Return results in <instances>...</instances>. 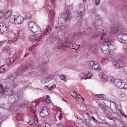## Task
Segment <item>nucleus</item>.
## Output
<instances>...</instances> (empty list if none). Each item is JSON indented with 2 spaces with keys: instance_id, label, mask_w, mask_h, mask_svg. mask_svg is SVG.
Instances as JSON below:
<instances>
[{
  "instance_id": "9d476101",
  "label": "nucleus",
  "mask_w": 127,
  "mask_h": 127,
  "mask_svg": "<svg viewBox=\"0 0 127 127\" xmlns=\"http://www.w3.org/2000/svg\"><path fill=\"white\" fill-rule=\"evenodd\" d=\"M9 29L7 28L6 25L2 23H0V33H6L9 31Z\"/></svg>"
},
{
  "instance_id": "f3484780",
  "label": "nucleus",
  "mask_w": 127,
  "mask_h": 127,
  "mask_svg": "<svg viewBox=\"0 0 127 127\" xmlns=\"http://www.w3.org/2000/svg\"><path fill=\"white\" fill-rule=\"evenodd\" d=\"M8 88L4 87L2 91H0V96L4 97L5 95H8Z\"/></svg>"
},
{
  "instance_id": "e2e57ef3",
  "label": "nucleus",
  "mask_w": 127,
  "mask_h": 127,
  "mask_svg": "<svg viewBox=\"0 0 127 127\" xmlns=\"http://www.w3.org/2000/svg\"><path fill=\"white\" fill-rule=\"evenodd\" d=\"M76 58L75 57H73V58H72V61H73V62H74V63H75V62L76 61V60L74 61V60H76Z\"/></svg>"
},
{
  "instance_id": "c85d7f7f",
  "label": "nucleus",
  "mask_w": 127,
  "mask_h": 127,
  "mask_svg": "<svg viewBox=\"0 0 127 127\" xmlns=\"http://www.w3.org/2000/svg\"><path fill=\"white\" fill-rule=\"evenodd\" d=\"M36 24L34 22L31 21L30 22L29 24V27L31 30V29L33 27V26Z\"/></svg>"
},
{
  "instance_id": "774afa93",
  "label": "nucleus",
  "mask_w": 127,
  "mask_h": 127,
  "mask_svg": "<svg viewBox=\"0 0 127 127\" xmlns=\"http://www.w3.org/2000/svg\"><path fill=\"white\" fill-rule=\"evenodd\" d=\"M39 102L38 101H35V105H37L39 104Z\"/></svg>"
},
{
  "instance_id": "37998d69",
  "label": "nucleus",
  "mask_w": 127,
  "mask_h": 127,
  "mask_svg": "<svg viewBox=\"0 0 127 127\" xmlns=\"http://www.w3.org/2000/svg\"><path fill=\"white\" fill-rule=\"evenodd\" d=\"M17 41V39L16 38L14 37L12 38V39H11V43L14 42L15 43V42Z\"/></svg>"
},
{
  "instance_id": "f8f14e48",
  "label": "nucleus",
  "mask_w": 127,
  "mask_h": 127,
  "mask_svg": "<svg viewBox=\"0 0 127 127\" xmlns=\"http://www.w3.org/2000/svg\"><path fill=\"white\" fill-rule=\"evenodd\" d=\"M124 64V62L121 60L114 61L113 62V65L117 68H121L123 66Z\"/></svg>"
},
{
  "instance_id": "b1692460",
  "label": "nucleus",
  "mask_w": 127,
  "mask_h": 127,
  "mask_svg": "<svg viewBox=\"0 0 127 127\" xmlns=\"http://www.w3.org/2000/svg\"><path fill=\"white\" fill-rule=\"evenodd\" d=\"M4 15L5 17L6 18H8L9 20L11 16L12 15H11V12L10 11H7L6 12L4 13Z\"/></svg>"
},
{
  "instance_id": "603ef678",
  "label": "nucleus",
  "mask_w": 127,
  "mask_h": 127,
  "mask_svg": "<svg viewBox=\"0 0 127 127\" xmlns=\"http://www.w3.org/2000/svg\"><path fill=\"white\" fill-rule=\"evenodd\" d=\"M31 112V113H34L35 112V110L34 109V108L32 107H31L30 109Z\"/></svg>"
},
{
  "instance_id": "a19ab883",
  "label": "nucleus",
  "mask_w": 127,
  "mask_h": 127,
  "mask_svg": "<svg viewBox=\"0 0 127 127\" xmlns=\"http://www.w3.org/2000/svg\"><path fill=\"white\" fill-rule=\"evenodd\" d=\"M100 0H95V4L97 5L98 6L99 4Z\"/></svg>"
},
{
  "instance_id": "0eeeda50",
  "label": "nucleus",
  "mask_w": 127,
  "mask_h": 127,
  "mask_svg": "<svg viewBox=\"0 0 127 127\" xmlns=\"http://www.w3.org/2000/svg\"><path fill=\"white\" fill-rule=\"evenodd\" d=\"M90 65L94 70L99 71L100 70V66L98 63L96 62H91L90 63Z\"/></svg>"
},
{
  "instance_id": "79ce46f5",
  "label": "nucleus",
  "mask_w": 127,
  "mask_h": 127,
  "mask_svg": "<svg viewBox=\"0 0 127 127\" xmlns=\"http://www.w3.org/2000/svg\"><path fill=\"white\" fill-rule=\"evenodd\" d=\"M45 104L46 105L49 104L50 102L49 100L47 98L45 99Z\"/></svg>"
},
{
  "instance_id": "c03bdc74",
  "label": "nucleus",
  "mask_w": 127,
  "mask_h": 127,
  "mask_svg": "<svg viewBox=\"0 0 127 127\" xmlns=\"http://www.w3.org/2000/svg\"><path fill=\"white\" fill-rule=\"evenodd\" d=\"M124 85H123V88L124 89H127V82L124 83Z\"/></svg>"
},
{
  "instance_id": "2eb2a0df",
  "label": "nucleus",
  "mask_w": 127,
  "mask_h": 127,
  "mask_svg": "<svg viewBox=\"0 0 127 127\" xmlns=\"http://www.w3.org/2000/svg\"><path fill=\"white\" fill-rule=\"evenodd\" d=\"M45 7L47 10L48 12L49 13V15L50 16V17L53 19L54 18V15L53 10L52 9L51 7L49 5L45 6Z\"/></svg>"
},
{
  "instance_id": "72a5a7b5",
  "label": "nucleus",
  "mask_w": 127,
  "mask_h": 127,
  "mask_svg": "<svg viewBox=\"0 0 127 127\" xmlns=\"http://www.w3.org/2000/svg\"><path fill=\"white\" fill-rule=\"evenodd\" d=\"M31 16V15L29 12H27L26 14L25 18L27 19H29L30 18Z\"/></svg>"
},
{
  "instance_id": "ea45409f",
  "label": "nucleus",
  "mask_w": 127,
  "mask_h": 127,
  "mask_svg": "<svg viewBox=\"0 0 127 127\" xmlns=\"http://www.w3.org/2000/svg\"><path fill=\"white\" fill-rule=\"evenodd\" d=\"M4 65L0 67V73H2L5 70V68L3 67Z\"/></svg>"
},
{
  "instance_id": "393cba45",
  "label": "nucleus",
  "mask_w": 127,
  "mask_h": 127,
  "mask_svg": "<svg viewBox=\"0 0 127 127\" xmlns=\"http://www.w3.org/2000/svg\"><path fill=\"white\" fill-rule=\"evenodd\" d=\"M65 27L64 26H63V24H61L58 25V26L57 27H56V28H57L58 30L59 31H62L63 30H64L65 28Z\"/></svg>"
},
{
  "instance_id": "4be33fe9",
  "label": "nucleus",
  "mask_w": 127,
  "mask_h": 127,
  "mask_svg": "<svg viewBox=\"0 0 127 127\" xmlns=\"http://www.w3.org/2000/svg\"><path fill=\"white\" fill-rule=\"evenodd\" d=\"M50 28L49 26L46 27V28L43 32V34L45 35H47L49 34L50 32H51Z\"/></svg>"
},
{
  "instance_id": "052dcab7",
  "label": "nucleus",
  "mask_w": 127,
  "mask_h": 127,
  "mask_svg": "<svg viewBox=\"0 0 127 127\" xmlns=\"http://www.w3.org/2000/svg\"><path fill=\"white\" fill-rule=\"evenodd\" d=\"M122 22H118L117 23H115V24L117 25H120L121 24V23Z\"/></svg>"
},
{
  "instance_id": "412c9836",
  "label": "nucleus",
  "mask_w": 127,
  "mask_h": 127,
  "mask_svg": "<svg viewBox=\"0 0 127 127\" xmlns=\"http://www.w3.org/2000/svg\"><path fill=\"white\" fill-rule=\"evenodd\" d=\"M23 67L25 68V69H24L25 70H24V72L25 70H27L28 69L31 70L33 68V66L32 64H29L28 65L26 66H20L19 67Z\"/></svg>"
},
{
  "instance_id": "49530a36",
  "label": "nucleus",
  "mask_w": 127,
  "mask_h": 127,
  "mask_svg": "<svg viewBox=\"0 0 127 127\" xmlns=\"http://www.w3.org/2000/svg\"><path fill=\"white\" fill-rule=\"evenodd\" d=\"M127 70V66H124L123 68V71L124 73H126V71Z\"/></svg>"
},
{
  "instance_id": "58836bf2",
  "label": "nucleus",
  "mask_w": 127,
  "mask_h": 127,
  "mask_svg": "<svg viewBox=\"0 0 127 127\" xmlns=\"http://www.w3.org/2000/svg\"><path fill=\"white\" fill-rule=\"evenodd\" d=\"M60 78L61 80L65 81L66 80V77L64 75H61L60 76Z\"/></svg>"
},
{
  "instance_id": "2f4dec72",
  "label": "nucleus",
  "mask_w": 127,
  "mask_h": 127,
  "mask_svg": "<svg viewBox=\"0 0 127 127\" xmlns=\"http://www.w3.org/2000/svg\"><path fill=\"white\" fill-rule=\"evenodd\" d=\"M95 97L96 98H104L105 97V95L103 94H99L95 95Z\"/></svg>"
},
{
  "instance_id": "f704fd0d",
  "label": "nucleus",
  "mask_w": 127,
  "mask_h": 127,
  "mask_svg": "<svg viewBox=\"0 0 127 127\" xmlns=\"http://www.w3.org/2000/svg\"><path fill=\"white\" fill-rule=\"evenodd\" d=\"M80 77L82 80L83 79H86L87 78H86V76L85 74L83 73H81L80 74Z\"/></svg>"
},
{
  "instance_id": "7ed1b4c3",
  "label": "nucleus",
  "mask_w": 127,
  "mask_h": 127,
  "mask_svg": "<svg viewBox=\"0 0 127 127\" xmlns=\"http://www.w3.org/2000/svg\"><path fill=\"white\" fill-rule=\"evenodd\" d=\"M24 20V18L23 16L21 15H12L9 19V21L12 24L18 25L22 23Z\"/></svg>"
},
{
  "instance_id": "bb28decb",
  "label": "nucleus",
  "mask_w": 127,
  "mask_h": 127,
  "mask_svg": "<svg viewBox=\"0 0 127 127\" xmlns=\"http://www.w3.org/2000/svg\"><path fill=\"white\" fill-rule=\"evenodd\" d=\"M28 123L30 125L34 127L36 125V124L33 119H31L29 121Z\"/></svg>"
},
{
  "instance_id": "6ab92c4d",
  "label": "nucleus",
  "mask_w": 127,
  "mask_h": 127,
  "mask_svg": "<svg viewBox=\"0 0 127 127\" xmlns=\"http://www.w3.org/2000/svg\"><path fill=\"white\" fill-rule=\"evenodd\" d=\"M110 30L111 33L113 34H115L116 33H118V32H120V30L119 29H118L113 26H111Z\"/></svg>"
},
{
  "instance_id": "864d4df0",
  "label": "nucleus",
  "mask_w": 127,
  "mask_h": 127,
  "mask_svg": "<svg viewBox=\"0 0 127 127\" xmlns=\"http://www.w3.org/2000/svg\"><path fill=\"white\" fill-rule=\"evenodd\" d=\"M44 127H51V125L48 123H46Z\"/></svg>"
},
{
  "instance_id": "3c124183",
  "label": "nucleus",
  "mask_w": 127,
  "mask_h": 127,
  "mask_svg": "<svg viewBox=\"0 0 127 127\" xmlns=\"http://www.w3.org/2000/svg\"><path fill=\"white\" fill-rule=\"evenodd\" d=\"M4 50L6 51H8L9 50V48L8 46H6L4 47Z\"/></svg>"
},
{
  "instance_id": "6e6d98bb",
  "label": "nucleus",
  "mask_w": 127,
  "mask_h": 127,
  "mask_svg": "<svg viewBox=\"0 0 127 127\" xmlns=\"http://www.w3.org/2000/svg\"><path fill=\"white\" fill-rule=\"evenodd\" d=\"M13 88H15L18 85V84L16 83H15V82H14V83H13Z\"/></svg>"
},
{
  "instance_id": "338daca9",
  "label": "nucleus",
  "mask_w": 127,
  "mask_h": 127,
  "mask_svg": "<svg viewBox=\"0 0 127 127\" xmlns=\"http://www.w3.org/2000/svg\"><path fill=\"white\" fill-rule=\"evenodd\" d=\"M91 118L92 119H93L94 121H97L96 120V119L93 116H92L91 117Z\"/></svg>"
},
{
  "instance_id": "09e8293b",
  "label": "nucleus",
  "mask_w": 127,
  "mask_h": 127,
  "mask_svg": "<svg viewBox=\"0 0 127 127\" xmlns=\"http://www.w3.org/2000/svg\"><path fill=\"white\" fill-rule=\"evenodd\" d=\"M56 87V85H54L51 86L49 88V89L50 90H52L55 88Z\"/></svg>"
},
{
  "instance_id": "e433bc0d",
  "label": "nucleus",
  "mask_w": 127,
  "mask_h": 127,
  "mask_svg": "<svg viewBox=\"0 0 127 127\" xmlns=\"http://www.w3.org/2000/svg\"><path fill=\"white\" fill-rule=\"evenodd\" d=\"M80 35V33H76L74 34L73 36V37L74 38H79Z\"/></svg>"
},
{
  "instance_id": "5fc2aeb1",
  "label": "nucleus",
  "mask_w": 127,
  "mask_h": 127,
  "mask_svg": "<svg viewBox=\"0 0 127 127\" xmlns=\"http://www.w3.org/2000/svg\"><path fill=\"white\" fill-rule=\"evenodd\" d=\"M57 127H64L63 125L59 123L57 125Z\"/></svg>"
},
{
  "instance_id": "de8ad7c7",
  "label": "nucleus",
  "mask_w": 127,
  "mask_h": 127,
  "mask_svg": "<svg viewBox=\"0 0 127 127\" xmlns=\"http://www.w3.org/2000/svg\"><path fill=\"white\" fill-rule=\"evenodd\" d=\"M91 76V74L90 73H88V74L87 75V76H86V78H90Z\"/></svg>"
},
{
  "instance_id": "5701e85b",
  "label": "nucleus",
  "mask_w": 127,
  "mask_h": 127,
  "mask_svg": "<svg viewBox=\"0 0 127 127\" xmlns=\"http://www.w3.org/2000/svg\"><path fill=\"white\" fill-rule=\"evenodd\" d=\"M100 75H102L101 77V79L102 81L103 82L107 81L108 76H107L103 74L102 73L100 74Z\"/></svg>"
},
{
  "instance_id": "a18cd8bd",
  "label": "nucleus",
  "mask_w": 127,
  "mask_h": 127,
  "mask_svg": "<svg viewBox=\"0 0 127 127\" xmlns=\"http://www.w3.org/2000/svg\"><path fill=\"white\" fill-rule=\"evenodd\" d=\"M4 13H3L1 11H0V18L3 17L4 16Z\"/></svg>"
},
{
  "instance_id": "ddd939ff",
  "label": "nucleus",
  "mask_w": 127,
  "mask_h": 127,
  "mask_svg": "<svg viewBox=\"0 0 127 127\" xmlns=\"http://www.w3.org/2000/svg\"><path fill=\"white\" fill-rule=\"evenodd\" d=\"M56 39L55 42V43H56L57 42H58L57 44V47L58 49H60L61 47L63 46H65L66 47L67 43L65 41L63 42H62L59 39H58L57 38Z\"/></svg>"
},
{
  "instance_id": "f03ea898",
  "label": "nucleus",
  "mask_w": 127,
  "mask_h": 127,
  "mask_svg": "<svg viewBox=\"0 0 127 127\" xmlns=\"http://www.w3.org/2000/svg\"><path fill=\"white\" fill-rule=\"evenodd\" d=\"M25 68L23 67H19L16 73L12 72L8 76L6 82L10 83L14 79L17 77H19L24 72Z\"/></svg>"
},
{
  "instance_id": "c9c22d12",
  "label": "nucleus",
  "mask_w": 127,
  "mask_h": 127,
  "mask_svg": "<svg viewBox=\"0 0 127 127\" xmlns=\"http://www.w3.org/2000/svg\"><path fill=\"white\" fill-rule=\"evenodd\" d=\"M46 77H44L42 78L41 80V81L42 83H44L48 82L47 81Z\"/></svg>"
},
{
  "instance_id": "8fccbe9b",
  "label": "nucleus",
  "mask_w": 127,
  "mask_h": 127,
  "mask_svg": "<svg viewBox=\"0 0 127 127\" xmlns=\"http://www.w3.org/2000/svg\"><path fill=\"white\" fill-rule=\"evenodd\" d=\"M6 62L8 63H11V60H10V58H8L6 59Z\"/></svg>"
},
{
  "instance_id": "cd10ccee",
  "label": "nucleus",
  "mask_w": 127,
  "mask_h": 127,
  "mask_svg": "<svg viewBox=\"0 0 127 127\" xmlns=\"http://www.w3.org/2000/svg\"><path fill=\"white\" fill-rule=\"evenodd\" d=\"M18 36L20 37L21 39H24V33L23 31L20 30V31L18 32Z\"/></svg>"
},
{
  "instance_id": "f257e3e1",
  "label": "nucleus",
  "mask_w": 127,
  "mask_h": 127,
  "mask_svg": "<svg viewBox=\"0 0 127 127\" xmlns=\"http://www.w3.org/2000/svg\"><path fill=\"white\" fill-rule=\"evenodd\" d=\"M102 22L101 20L98 18H95L94 22L93 23L91 27L88 28L87 30V32H83V34L86 35H89L93 38H95L98 36L99 35L101 34V36L100 37L101 40V43L103 44L104 43V39L105 38L107 41L106 43L108 45V47L107 48L110 51L112 50L114 48V46L111 44V38L107 35V32L109 30L107 29H104L103 30L104 32L100 33L98 31V29L99 27L101 25Z\"/></svg>"
},
{
  "instance_id": "c756f323",
  "label": "nucleus",
  "mask_w": 127,
  "mask_h": 127,
  "mask_svg": "<svg viewBox=\"0 0 127 127\" xmlns=\"http://www.w3.org/2000/svg\"><path fill=\"white\" fill-rule=\"evenodd\" d=\"M46 77L47 80H47L48 82L54 79V76L53 75H49Z\"/></svg>"
},
{
  "instance_id": "aec40b11",
  "label": "nucleus",
  "mask_w": 127,
  "mask_h": 127,
  "mask_svg": "<svg viewBox=\"0 0 127 127\" xmlns=\"http://www.w3.org/2000/svg\"><path fill=\"white\" fill-rule=\"evenodd\" d=\"M29 40L30 41H34L35 42L36 41L37 42L39 41V40L36 38V37L34 35H31L29 37Z\"/></svg>"
},
{
  "instance_id": "4d7b16f0",
  "label": "nucleus",
  "mask_w": 127,
  "mask_h": 127,
  "mask_svg": "<svg viewBox=\"0 0 127 127\" xmlns=\"http://www.w3.org/2000/svg\"><path fill=\"white\" fill-rule=\"evenodd\" d=\"M8 43H11V38L10 37H8Z\"/></svg>"
},
{
  "instance_id": "a211bd4d",
  "label": "nucleus",
  "mask_w": 127,
  "mask_h": 127,
  "mask_svg": "<svg viewBox=\"0 0 127 127\" xmlns=\"http://www.w3.org/2000/svg\"><path fill=\"white\" fill-rule=\"evenodd\" d=\"M98 46L96 44H94L90 47V51L91 53H96Z\"/></svg>"
},
{
  "instance_id": "20e7f679",
  "label": "nucleus",
  "mask_w": 127,
  "mask_h": 127,
  "mask_svg": "<svg viewBox=\"0 0 127 127\" xmlns=\"http://www.w3.org/2000/svg\"><path fill=\"white\" fill-rule=\"evenodd\" d=\"M84 6L81 5H80L79 8L77 9V13L78 16L76 17V19L78 20L77 23L78 25H80L81 23V19L84 15Z\"/></svg>"
},
{
  "instance_id": "473e14b6",
  "label": "nucleus",
  "mask_w": 127,
  "mask_h": 127,
  "mask_svg": "<svg viewBox=\"0 0 127 127\" xmlns=\"http://www.w3.org/2000/svg\"><path fill=\"white\" fill-rule=\"evenodd\" d=\"M36 44H35L33 45H32L31 46H30V47H29L28 48V50L32 52L33 54H35L36 53V52H34V50L33 51V47Z\"/></svg>"
},
{
  "instance_id": "0e129e2a",
  "label": "nucleus",
  "mask_w": 127,
  "mask_h": 127,
  "mask_svg": "<svg viewBox=\"0 0 127 127\" xmlns=\"http://www.w3.org/2000/svg\"><path fill=\"white\" fill-rule=\"evenodd\" d=\"M3 88V86L1 84H0V90L2 89Z\"/></svg>"
},
{
  "instance_id": "423d86ee",
  "label": "nucleus",
  "mask_w": 127,
  "mask_h": 127,
  "mask_svg": "<svg viewBox=\"0 0 127 127\" xmlns=\"http://www.w3.org/2000/svg\"><path fill=\"white\" fill-rule=\"evenodd\" d=\"M61 15H62V18L64 19L65 22L69 21L71 19V15L70 14V11L68 9H67L65 13L64 14L59 15V18L60 17V19H61Z\"/></svg>"
},
{
  "instance_id": "69168bd1",
  "label": "nucleus",
  "mask_w": 127,
  "mask_h": 127,
  "mask_svg": "<svg viewBox=\"0 0 127 127\" xmlns=\"http://www.w3.org/2000/svg\"><path fill=\"white\" fill-rule=\"evenodd\" d=\"M13 0H6L7 2L8 3H9L10 2H11Z\"/></svg>"
},
{
  "instance_id": "1a4fd4ad",
  "label": "nucleus",
  "mask_w": 127,
  "mask_h": 127,
  "mask_svg": "<svg viewBox=\"0 0 127 127\" xmlns=\"http://www.w3.org/2000/svg\"><path fill=\"white\" fill-rule=\"evenodd\" d=\"M49 110L46 106H44L42 108V111L40 113V115L42 117L47 116L49 114Z\"/></svg>"
},
{
  "instance_id": "39448f33",
  "label": "nucleus",
  "mask_w": 127,
  "mask_h": 127,
  "mask_svg": "<svg viewBox=\"0 0 127 127\" xmlns=\"http://www.w3.org/2000/svg\"><path fill=\"white\" fill-rule=\"evenodd\" d=\"M23 93L22 92H17L12 95H11L8 98L10 101H18L22 98Z\"/></svg>"
},
{
  "instance_id": "13d9d810",
  "label": "nucleus",
  "mask_w": 127,
  "mask_h": 127,
  "mask_svg": "<svg viewBox=\"0 0 127 127\" xmlns=\"http://www.w3.org/2000/svg\"><path fill=\"white\" fill-rule=\"evenodd\" d=\"M10 60H11V62H14L15 61L14 58L13 57L10 58Z\"/></svg>"
},
{
  "instance_id": "7c9ffc66",
  "label": "nucleus",
  "mask_w": 127,
  "mask_h": 127,
  "mask_svg": "<svg viewBox=\"0 0 127 127\" xmlns=\"http://www.w3.org/2000/svg\"><path fill=\"white\" fill-rule=\"evenodd\" d=\"M28 104L26 103V102L24 103H23L21 104L20 105V107L22 108H28Z\"/></svg>"
},
{
  "instance_id": "4c0bfd02",
  "label": "nucleus",
  "mask_w": 127,
  "mask_h": 127,
  "mask_svg": "<svg viewBox=\"0 0 127 127\" xmlns=\"http://www.w3.org/2000/svg\"><path fill=\"white\" fill-rule=\"evenodd\" d=\"M82 110L83 111L85 112L86 111L87 108L86 106L84 105H83L81 106Z\"/></svg>"
},
{
  "instance_id": "9b49d317",
  "label": "nucleus",
  "mask_w": 127,
  "mask_h": 127,
  "mask_svg": "<svg viewBox=\"0 0 127 127\" xmlns=\"http://www.w3.org/2000/svg\"><path fill=\"white\" fill-rule=\"evenodd\" d=\"M106 38H105L104 39V43L102 44L103 46L102 50L105 54H110V51L108 49H107V48L108 47V43H106L107 41H106Z\"/></svg>"
},
{
  "instance_id": "6e6552de",
  "label": "nucleus",
  "mask_w": 127,
  "mask_h": 127,
  "mask_svg": "<svg viewBox=\"0 0 127 127\" xmlns=\"http://www.w3.org/2000/svg\"><path fill=\"white\" fill-rule=\"evenodd\" d=\"M118 39L121 42L123 43H127V36L125 34H118Z\"/></svg>"
},
{
  "instance_id": "bf43d9fd",
  "label": "nucleus",
  "mask_w": 127,
  "mask_h": 127,
  "mask_svg": "<svg viewBox=\"0 0 127 127\" xmlns=\"http://www.w3.org/2000/svg\"><path fill=\"white\" fill-rule=\"evenodd\" d=\"M63 117V114L62 113H60L59 118L60 120H61Z\"/></svg>"
},
{
  "instance_id": "a878e982",
  "label": "nucleus",
  "mask_w": 127,
  "mask_h": 127,
  "mask_svg": "<svg viewBox=\"0 0 127 127\" xmlns=\"http://www.w3.org/2000/svg\"><path fill=\"white\" fill-rule=\"evenodd\" d=\"M107 81L110 83H114L115 79L112 77L111 76H108Z\"/></svg>"
},
{
  "instance_id": "dca6fc26",
  "label": "nucleus",
  "mask_w": 127,
  "mask_h": 127,
  "mask_svg": "<svg viewBox=\"0 0 127 127\" xmlns=\"http://www.w3.org/2000/svg\"><path fill=\"white\" fill-rule=\"evenodd\" d=\"M114 84L120 88H123V85L124 84L123 82L121 80L118 79H115Z\"/></svg>"
},
{
  "instance_id": "4468645a",
  "label": "nucleus",
  "mask_w": 127,
  "mask_h": 127,
  "mask_svg": "<svg viewBox=\"0 0 127 127\" xmlns=\"http://www.w3.org/2000/svg\"><path fill=\"white\" fill-rule=\"evenodd\" d=\"M31 30L32 32L35 33V34L38 35L40 33L41 30L39 27L36 24L31 29Z\"/></svg>"
},
{
  "instance_id": "680f3d73",
  "label": "nucleus",
  "mask_w": 127,
  "mask_h": 127,
  "mask_svg": "<svg viewBox=\"0 0 127 127\" xmlns=\"http://www.w3.org/2000/svg\"><path fill=\"white\" fill-rule=\"evenodd\" d=\"M28 82L27 81H26V82H25L24 83H23V84L25 85V86H28Z\"/></svg>"
}]
</instances>
